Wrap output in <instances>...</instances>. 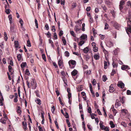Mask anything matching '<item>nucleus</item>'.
Here are the masks:
<instances>
[{
	"label": "nucleus",
	"mask_w": 131,
	"mask_h": 131,
	"mask_svg": "<svg viewBox=\"0 0 131 131\" xmlns=\"http://www.w3.org/2000/svg\"><path fill=\"white\" fill-rule=\"evenodd\" d=\"M46 34L48 36V38H50L51 35V33L49 32H48L47 34Z\"/></svg>",
	"instance_id": "41"
},
{
	"label": "nucleus",
	"mask_w": 131,
	"mask_h": 131,
	"mask_svg": "<svg viewBox=\"0 0 131 131\" xmlns=\"http://www.w3.org/2000/svg\"><path fill=\"white\" fill-rule=\"evenodd\" d=\"M63 31L62 30H61L59 34V35L60 36H61L63 35Z\"/></svg>",
	"instance_id": "51"
},
{
	"label": "nucleus",
	"mask_w": 131,
	"mask_h": 131,
	"mask_svg": "<svg viewBox=\"0 0 131 131\" xmlns=\"http://www.w3.org/2000/svg\"><path fill=\"white\" fill-rule=\"evenodd\" d=\"M84 43V42L83 40H81L79 42V44L80 46H81Z\"/></svg>",
	"instance_id": "47"
},
{
	"label": "nucleus",
	"mask_w": 131,
	"mask_h": 131,
	"mask_svg": "<svg viewBox=\"0 0 131 131\" xmlns=\"http://www.w3.org/2000/svg\"><path fill=\"white\" fill-rule=\"evenodd\" d=\"M91 92L92 93V95L93 96V97H94L95 96V93L94 92H93L92 90V89L91 90H90Z\"/></svg>",
	"instance_id": "44"
},
{
	"label": "nucleus",
	"mask_w": 131,
	"mask_h": 131,
	"mask_svg": "<svg viewBox=\"0 0 131 131\" xmlns=\"http://www.w3.org/2000/svg\"><path fill=\"white\" fill-rule=\"evenodd\" d=\"M109 27V25L107 23H105V24L104 29H107Z\"/></svg>",
	"instance_id": "28"
},
{
	"label": "nucleus",
	"mask_w": 131,
	"mask_h": 131,
	"mask_svg": "<svg viewBox=\"0 0 131 131\" xmlns=\"http://www.w3.org/2000/svg\"><path fill=\"white\" fill-rule=\"evenodd\" d=\"M4 38L6 41L8 39L7 35L6 32H5L4 33Z\"/></svg>",
	"instance_id": "24"
},
{
	"label": "nucleus",
	"mask_w": 131,
	"mask_h": 131,
	"mask_svg": "<svg viewBox=\"0 0 131 131\" xmlns=\"http://www.w3.org/2000/svg\"><path fill=\"white\" fill-rule=\"evenodd\" d=\"M65 56L67 57H68L69 56V53L67 51H66L64 53Z\"/></svg>",
	"instance_id": "26"
},
{
	"label": "nucleus",
	"mask_w": 131,
	"mask_h": 131,
	"mask_svg": "<svg viewBox=\"0 0 131 131\" xmlns=\"http://www.w3.org/2000/svg\"><path fill=\"white\" fill-rule=\"evenodd\" d=\"M109 91L110 92H114V88L113 87V86L111 85L109 87Z\"/></svg>",
	"instance_id": "14"
},
{
	"label": "nucleus",
	"mask_w": 131,
	"mask_h": 131,
	"mask_svg": "<svg viewBox=\"0 0 131 131\" xmlns=\"http://www.w3.org/2000/svg\"><path fill=\"white\" fill-rule=\"evenodd\" d=\"M121 105V104L120 101L118 100L117 99L116 101V102L115 103V106L116 107L117 106V107L120 106Z\"/></svg>",
	"instance_id": "9"
},
{
	"label": "nucleus",
	"mask_w": 131,
	"mask_h": 131,
	"mask_svg": "<svg viewBox=\"0 0 131 131\" xmlns=\"http://www.w3.org/2000/svg\"><path fill=\"white\" fill-rule=\"evenodd\" d=\"M12 69V67L10 66H8V70L10 72L11 71Z\"/></svg>",
	"instance_id": "63"
},
{
	"label": "nucleus",
	"mask_w": 131,
	"mask_h": 131,
	"mask_svg": "<svg viewBox=\"0 0 131 131\" xmlns=\"http://www.w3.org/2000/svg\"><path fill=\"white\" fill-rule=\"evenodd\" d=\"M100 127L102 129H104L105 127L104 125L100 124Z\"/></svg>",
	"instance_id": "54"
},
{
	"label": "nucleus",
	"mask_w": 131,
	"mask_h": 131,
	"mask_svg": "<svg viewBox=\"0 0 131 131\" xmlns=\"http://www.w3.org/2000/svg\"><path fill=\"white\" fill-rule=\"evenodd\" d=\"M118 87L122 89H123L124 86V84L123 82H118L117 84Z\"/></svg>",
	"instance_id": "5"
},
{
	"label": "nucleus",
	"mask_w": 131,
	"mask_h": 131,
	"mask_svg": "<svg viewBox=\"0 0 131 131\" xmlns=\"http://www.w3.org/2000/svg\"><path fill=\"white\" fill-rule=\"evenodd\" d=\"M5 12L7 14H9L10 13L9 9H5Z\"/></svg>",
	"instance_id": "59"
},
{
	"label": "nucleus",
	"mask_w": 131,
	"mask_h": 131,
	"mask_svg": "<svg viewBox=\"0 0 131 131\" xmlns=\"http://www.w3.org/2000/svg\"><path fill=\"white\" fill-rule=\"evenodd\" d=\"M63 115L65 116L66 118H69V116L67 112H66L65 114H64Z\"/></svg>",
	"instance_id": "35"
},
{
	"label": "nucleus",
	"mask_w": 131,
	"mask_h": 131,
	"mask_svg": "<svg viewBox=\"0 0 131 131\" xmlns=\"http://www.w3.org/2000/svg\"><path fill=\"white\" fill-rule=\"evenodd\" d=\"M52 27L51 30L53 31H56V29L54 26L53 25L52 26Z\"/></svg>",
	"instance_id": "52"
},
{
	"label": "nucleus",
	"mask_w": 131,
	"mask_h": 131,
	"mask_svg": "<svg viewBox=\"0 0 131 131\" xmlns=\"http://www.w3.org/2000/svg\"><path fill=\"white\" fill-rule=\"evenodd\" d=\"M18 60V61H20L21 58V56L20 54H18L17 56Z\"/></svg>",
	"instance_id": "32"
},
{
	"label": "nucleus",
	"mask_w": 131,
	"mask_h": 131,
	"mask_svg": "<svg viewBox=\"0 0 131 131\" xmlns=\"http://www.w3.org/2000/svg\"><path fill=\"white\" fill-rule=\"evenodd\" d=\"M89 49L88 47H87L86 48H85L83 49V51L85 53H86L89 51Z\"/></svg>",
	"instance_id": "15"
},
{
	"label": "nucleus",
	"mask_w": 131,
	"mask_h": 131,
	"mask_svg": "<svg viewBox=\"0 0 131 131\" xmlns=\"http://www.w3.org/2000/svg\"><path fill=\"white\" fill-rule=\"evenodd\" d=\"M35 93L36 94V95L37 96L39 97L40 96L39 94V91H38L37 90L35 92Z\"/></svg>",
	"instance_id": "39"
},
{
	"label": "nucleus",
	"mask_w": 131,
	"mask_h": 131,
	"mask_svg": "<svg viewBox=\"0 0 131 131\" xmlns=\"http://www.w3.org/2000/svg\"><path fill=\"white\" fill-rule=\"evenodd\" d=\"M35 21L36 26V28H38V24L37 22V21L36 19H35Z\"/></svg>",
	"instance_id": "36"
},
{
	"label": "nucleus",
	"mask_w": 131,
	"mask_h": 131,
	"mask_svg": "<svg viewBox=\"0 0 131 131\" xmlns=\"http://www.w3.org/2000/svg\"><path fill=\"white\" fill-rule=\"evenodd\" d=\"M90 56L88 54L85 55L84 56V59H85L86 61H88L90 58Z\"/></svg>",
	"instance_id": "10"
},
{
	"label": "nucleus",
	"mask_w": 131,
	"mask_h": 131,
	"mask_svg": "<svg viewBox=\"0 0 131 131\" xmlns=\"http://www.w3.org/2000/svg\"><path fill=\"white\" fill-rule=\"evenodd\" d=\"M107 62L106 61H104V68L105 69H106L107 68Z\"/></svg>",
	"instance_id": "29"
},
{
	"label": "nucleus",
	"mask_w": 131,
	"mask_h": 131,
	"mask_svg": "<svg viewBox=\"0 0 131 131\" xmlns=\"http://www.w3.org/2000/svg\"><path fill=\"white\" fill-rule=\"evenodd\" d=\"M41 118L42 119H45L44 117V113L43 111H42V112L41 113Z\"/></svg>",
	"instance_id": "49"
},
{
	"label": "nucleus",
	"mask_w": 131,
	"mask_h": 131,
	"mask_svg": "<svg viewBox=\"0 0 131 131\" xmlns=\"http://www.w3.org/2000/svg\"><path fill=\"white\" fill-rule=\"evenodd\" d=\"M70 63L72 64V65H75L76 62V61L74 60H70L69 61V64H70Z\"/></svg>",
	"instance_id": "13"
},
{
	"label": "nucleus",
	"mask_w": 131,
	"mask_h": 131,
	"mask_svg": "<svg viewBox=\"0 0 131 131\" xmlns=\"http://www.w3.org/2000/svg\"><path fill=\"white\" fill-rule=\"evenodd\" d=\"M58 100L60 102V103L61 104V105L63 106L64 105V104L62 102L61 99L60 97H59L58 98Z\"/></svg>",
	"instance_id": "33"
},
{
	"label": "nucleus",
	"mask_w": 131,
	"mask_h": 131,
	"mask_svg": "<svg viewBox=\"0 0 131 131\" xmlns=\"http://www.w3.org/2000/svg\"><path fill=\"white\" fill-rule=\"evenodd\" d=\"M27 65V64L26 62H23L21 64V67L22 68H24Z\"/></svg>",
	"instance_id": "18"
},
{
	"label": "nucleus",
	"mask_w": 131,
	"mask_h": 131,
	"mask_svg": "<svg viewBox=\"0 0 131 131\" xmlns=\"http://www.w3.org/2000/svg\"><path fill=\"white\" fill-rule=\"evenodd\" d=\"M88 112L89 113H92L91 109V107H89L88 110Z\"/></svg>",
	"instance_id": "50"
},
{
	"label": "nucleus",
	"mask_w": 131,
	"mask_h": 131,
	"mask_svg": "<svg viewBox=\"0 0 131 131\" xmlns=\"http://www.w3.org/2000/svg\"><path fill=\"white\" fill-rule=\"evenodd\" d=\"M70 34L71 35H72L74 37L75 36V35L74 34V32L73 31H70Z\"/></svg>",
	"instance_id": "48"
},
{
	"label": "nucleus",
	"mask_w": 131,
	"mask_h": 131,
	"mask_svg": "<svg viewBox=\"0 0 131 131\" xmlns=\"http://www.w3.org/2000/svg\"><path fill=\"white\" fill-rule=\"evenodd\" d=\"M127 94L128 95H130L131 94V92L129 90H127Z\"/></svg>",
	"instance_id": "57"
},
{
	"label": "nucleus",
	"mask_w": 131,
	"mask_h": 131,
	"mask_svg": "<svg viewBox=\"0 0 131 131\" xmlns=\"http://www.w3.org/2000/svg\"><path fill=\"white\" fill-rule=\"evenodd\" d=\"M112 111H113L114 113L115 114H115L117 113V112L115 109H114V106L113 105H112Z\"/></svg>",
	"instance_id": "23"
},
{
	"label": "nucleus",
	"mask_w": 131,
	"mask_h": 131,
	"mask_svg": "<svg viewBox=\"0 0 131 131\" xmlns=\"http://www.w3.org/2000/svg\"><path fill=\"white\" fill-rule=\"evenodd\" d=\"M96 82V81L95 79H94L92 81V83L93 85H94L96 84V83H95Z\"/></svg>",
	"instance_id": "55"
},
{
	"label": "nucleus",
	"mask_w": 131,
	"mask_h": 131,
	"mask_svg": "<svg viewBox=\"0 0 131 131\" xmlns=\"http://www.w3.org/2000/svg\"><path fill=\"white\" fill-rule=\"evenodd\" d=\"M62 40L63 41L64 45H66V40L64 39V38H62Z\"/></svg>",
	"instance_id": "31"
},
{
	"label": "nucleus",
	"mask_w": 131,
	"mask_h": 131,
	"mask_svg": "<svg viewBox=\"0 0 131 131\" xmlns=\"http://www.w3.org/2000/svg\"><path fill=\"white\" fill-rule=\"evenodd\" d=\"M45 28L46 29L48 30H49V28L48 26V25L46 24L45 26Z\"/></svg>",
	"instance_id": "43"
},
{
	"label": "nucleus",
	"mask_w": 131,
	"mask_h": 131,
	"mask_svg": "<svg viewBox=\"0 0 131 131\" xmlns=\"http://www.w3.org/2000/svg\"><path fill=\"white\" fill-rule=\"evenodd\" d=\"M104 130L105 131H109V128L107 126L105 127V128H104Z\"/></svg>",
	"instance_id": "64"
},
{
	"label": "nucleus",
	"mask_w": 131,
	"mask_h": 131,
	"mask_svg": "<svg viewBox=\"0 0 131 131\" xmlns=\"http://www.w3.org/2000/svg\"><path fill=\"white\" fill-rule=\"evenodd\" d=\"M55 107L54 106H53L51 108V111L52 113H53L54 111L55 110Z\"/></svg>",
	"instance_id": "53"
},
{
	"label": "nucleus",
	"mask_w": 131,
	"mask_h": 131,
	"mask_svg": "<svg viewBox=\"0 0 131 131\" xmlns=\"http://www.w3.org/2000/svg\"><path fill=\"white\" fill-rule=\"evenodd\" d=\"M81 27V25L79 24H78L75 26L74 27V29L77 32L79 31L81 29L80 27Z\"/></svg>",
	"instance_id": "4"
},
{
	"label": "nucleus",
	"mask_w": 131,
	"mask_h": 131,
	"mask_svg": "<svg viewBox=\"0 0 131 131\" xmlns=\"http://www.w3.org/2000/svg\"><path fill=\"white\" fill-rule=\"evenodd\" d=\"M56 46L57 47V50L58 52V53L59 56L60 55L59 47V45L57 46L56 45Z\"/></svg>",
	"instance_id": "25"
},
{
	"label": "nucleus",
	"mask_w": 131,
	"mask_h": 131,
	"mask_svg": "<svg viewBox=\"0 0 131 131\" xmlns=\"http://www.w3.org/2000/svg\"><path fill=\"white\" fill-rule=\"evenodd\" d=\"M35 102L38 105H40L41 104V101L39 99H37L35 100Z\"/></svg>",
	"instance_id": "20"
},
{
	"label": "nucleus",
	"mask_w": 131,
	"mask_h": 131,
	"mask_svg": "<svg viewBox=\"0 0 131 131\" xmlns=\"http://www.w3.org/2000/svg\"><path fill=\"white\" fill-rule=\"evenodd\" d=\"M91 9V7L90 6H88L87 7L86 9V11L88 12Z\"/></svg>",
	"instance_id": "58"
},
{
	"label": "nucleus",
	"mask_w": 131,
	"mask_h": 131,
	"mask_svg": "<svg viewBox=\"0 0 131 131\" xmlns=\"http://www.w3.org/2000/svg\"><path fill=\"white\" fill-rule=\"evenodd\" d=\"M77 73V71L75 69H74L71 73V74L72 75L75 76Z\"/></svg>",
	"instance_id": "11"
},
{
	"label": "nucleus",
	"mask_w": 131,
	"mask_h": 131,
	"mask_svg": "<svg viewBox=\"0 0 131 131\" xmlns=\"http://www.w3.org/2000/svg\"><path fill=\"white\" fill-rule=\"evenodd\" d=\"M38 128L39 131H43L42 127H41L40 126H39L38 127Z\"/></svg>",
	"instance_id": "62"
},
{
	"label": "nucleus",
	"mask_w": 131,
	"mask_h": 131,
	"mask_svg": "<svg viewBox=\"0 0 131 131\" xmlns=\"http://www.w3.org/2000/svg\"><path fill=\"white\" fill-rule=\"evenodd\" d=\"M93 50L95 52H97L98 51V49L97 47H93Z\"/></svg>",
	"instance_id": "37"
},
{
	"label": "nucleus",
	"mask_w": 131,
	"mask_h": 131,
	"mask_svg": "<svg viewBox=\"0 0 131 131\" xmlns=\"http://www.w3.org/2000/svg\"><path fill=\"white\" fill-rule=\"evenodd\" d=\"M30 83L31 85L32 86V89H35L37 87V84L34 79H32L31 80Z\"/></svg>",
	"instance_id": "2"
},
{
	"label": "nucleus",
	"mask_w": 131,
	"mask_h": 131,
	"mask_svg": "<svg viewBox=\"0 0 131 131\" xmlns=\"http://www.w3.org/2000/svg\"><path fill=\"white\" fill-rule=\"evenodd\" d=\"M53 37L54 38H55V39H57V36L56 33V32L54 33V36Z\"/></svg>",
	"instance_id": "61"
},
{
	"label": "nucleus",
	"mask_w": 131,
	"mask_h": 131,
	"mask_svg": "<svg viewBox=\"0 0 131 131\" xmlns=\"http://www.w3.org/2000/svg\"><path fill=\"white\" fill-rule=\"evenodd\" d=\"M83 85L79 86L78 88V90L79 91H82L83 90Z\"/></svg>",
	"instance_id": "22"
},
{
	"label": "nucleus",
	"mask_w": 131,
	"mask_h": 131,
	"mask_svg": "<svg viewBox=\"0 0 131 131\" xmlns=\"http://www.w3.org/2000/svg\"><path fill=\"white\" fill-rule=\"evenodd\" d=\"M4 100H3L2 99L0 98V105L2 106L3 105V101Z\"/></svg>",
	"instance_id": "46"
},
{
	"label": "nucleus",
	"mask_w": 131,
	"mask_h": 131,
	"mask_svg": "<svg viewBox=\"0 0 131 131\" xmlns=\"http://www.w3.org/2000/svg\"><path fill=\"white\" fill-rule=\"evenodd\" d=\"M114 26L116 28H117L119 27V25L117 23H115L114 24Z\"/></svg>",
	"instance_id": "34"
},
{
	"label": "nucleus",
	"mask_w": 131,
	"mask_h": 131,
	"mask_svg": "<svg viewBox=\"0 0 131 131\" xmlns=\"http://www.w3.org/2000/svg\"><path fill=\"white\" fill-rule=\"evenodd\" d=\"M27 46L28 47H30L31 46V43L29 40L27 41Z\"/></svg>",
	"instance_id": "30"
},
{
	"label": "nucleus",
	"mask_w": 131,
	"mask_h": 131,
	"mask_svg": "<svg viewBox=\"0 0 131 131\" xmlns=\"http://www.w3.org/2000/svg\"><path fill=\"white\" fill-rule=\"evenodd\" d=\"M14 26H10V31L11 32H13L14 31Z\"/></svg>",
	"instance_id": "38"
},
{
	"label": "nucleus",
	"mask_w": 131,
	"mask_h": 131,
	"mask_svg": "<svg viewBox=\"0 0 131 131\" xmlns=\"http://www.w3.org/2000/svg\"><path fill=\"white\" fill-rule=\"evenodd\" d=\"M22 124L23 127V128L24 130L25 131L27 128V124L26 122L23 121L22 122Z\"/></svg>",
	"instance_id": "7"
},
{
	"label": "nucleus",
	"mask_w": 131,
	"mask_h": 131,
	"mask_svg": "<svg viewBox=\"0 0 131 131\" xmlns=\"http://www.w3.org/2000/svg\"><path fill=\"white\" fill-rule=\"evenodd\" d=\"M49 42L50 43L51 46L53 48H54V45L53 44V43L52 41L50 39H49Z\"/></svg>",
	"instance_id": "16"
},
{
	"label": "nucleus",
	"mask_w": 131,
	"mask_h": 131,
	"mask_svg": "<svg viewBox=\"0 0 131 131\" xmlns=\"http://www.w3.org/2000/svg\"><path fill=\"white\" fill-rule=\"evenodd\" d=\"M56 92L57 96H58L60 94V93L59 91L57 89L56 90Z\"/></svg>",
	"instance_id": "60"
},
{
	"label": "nucleus",
	"mask_w": 131,
	"mask_h": 131,
	"mask_svg": "<svg viewBox=\"0 0 131 131\" xmlns=\"http://www.w3.org/2000/svg\"><path fill=\"white\" fill-rule=\"evenodd\" d=\"M94 58L96 60H98L99 59L100 56L99 54V53H97V54H95L94 56Z\"/></svg>",
	"instance_id": "8"
},
{
	"label": "nucleus",
	"mask_w": 131,
	"mask_h": 131,
	"mask_svg": "<svg viewBox=\"0 0 131 131\" xmlns=\"http://www.w3.org/2000/svg\"><path fill=\"white\" fill-rule=\"evenodd\" d=\"M42 57L45 61H46V59L45 55L44 54L42 55Z\"/></svg>",
	"instance_id": "40"
},
{
	"label": "nucleus",
	"mask_w": 131,
	"mask_h": 131,
	"mask_svg": "<svg viewBox=\"0 0 131 131\" xmlns=\"http://www.w3.org/2000/svg\"><path fill=\"white\" fill-rule=\"evenodd\" d=\"M121 125L125 127H126L127 126V124L124 122H122L121 123Z\"/></svg>",
	"instance_id": "42"
},
{
	"label": "nucleus",
	"mask_w": 131,
	"mask_h": 131,
	"mask_svg": "<svg viewBox=\"0 0 131 131\" xmlns=\"http://www.w3.org/2000/svg\"><path fill=\"white\" fill-rule=\"evenodd\" d=\"M15 45V48H17L18 47L19 45L18 42L17 41H15L14 42Z\"/></svg>",
	"instance_id": "19"
},
{
	"label": "nucleus",
	"mask_w": 131,
	"mask_h": 131,
	"mask_svg": "<svg viewBox=\"0 0 131 131\" xmlns=\"http://www.w3.org/2000/svg\"><path fill=\"white\" fill-rule=\"evenodd\" d=\"M116 73V71L115 70L113 69L112 72L111 73V75H114V74Z\"/></svg>",
	"instance_id": "45"
},
{
	"label": "nucleus",
	"mask_w": 131,
	"mask_h": 131,
	"mask_svg": "<svg viewBox=\"0 0 131 131\" xmlns=\"http://www.w3.org/2000/svg\"><path fill=\"white\" fill-rule=\"evenodd\" d=\"M21 107L19 106H18L17 110V112L18 113L21 114V111L20 110Z\"/></svg>",
	"instance_id": "17"
},
{
	"label": "nucleus",
	"mask_w": 131,
	"mask_h": 131,
	"mask_svg": "<svg viewBox=\"0 0 131 131\" xmlns=\"http://www.w3.org/2000/svg\"><path fill=\"white\" fill-rule=\"evenodd\" d=\"M102 79L103 81L105 82L107 79V77L105 75H103V76Z\"/></svg>",
	"instance_id": "27"
},
{
	"label": "nucleus",
	"mask_w": 131,
	"mask_h": 131,
	"mask_svg": "<svg viewBox=\"0 0 131 131\" xmlns=\"http://www.w3.org/2000/svg\"><path fill=\"white\" fill-rule=\"evenodd\" d=\"M126 19L127 20V26L128 28L127 29H126V32L128 34H129L128 32L131 33V21L130 19V18H126Z\"/></svg>",
	"instance_id": "1"
},
{
	"label": "nucleus",
	"mask_w": 131,
	"mask_h": 131,
	"mask_svg": "<svg viewBox=\"0 0 131 131\" xmlns=\"http://www.w3.org/2000/svg\"><path fill=\"white\" fill-rule=\"evenodd\" d=\"M81 40H84L87 38V36L86 34H83L80 37Z\"/></svg>",
	"instance_id": "12"
},
{
	"label": "nucleus",
	"mask_w": 131,
	"mask_h": 131,
	"mask_svg": "<svg viewBox=\"0 0 131 131\" xmlns=\"http://www.w3.org/2000/svg\"><path fill=\"white\" fill-rule=\"evenodd\" d=\"M58 64L59 66L60 67V68H62V67H60L63 64V62L62 58L59 59L58 61Z\"/></svg>",
	"instance_id": "6"
},
{
	"label": "nucleus",
	"mask_w": 131,
	"mask_h": 131,
	"mask_svg": "<svg viewBox=\"0 0 131 131\" xmlns=\"http://www.w3.org/2000/svg\"><path fill=\"white\" fill-rule=\"evenodd\" d=\"M125 1L124 0H122L120 3V4L119 6V9L120 10H122L123 8V5L124 4Z\"/></svg>",
	"instance_id": "3"
},
{
	"label": "nucleus",
	"mask_w": 131,
	"mask_h": 131,
	"mask_svg": "<svg viewBox=\"0 0 131 131\" xmlns=\"http://www.w3.org/2000/svg\"><path fill=\"white\" fill-rule=\"evenodd\" d=\"M128 67L127 65H123L121 67V69L123 70H125L127 69Z\"/></svg>",
	"instance_id": "21"
},
{
	"label": "nucleus",
	"mask_w": 131,
	"mask_h": 131,
	"mask_svg": "<svg viewBox=\"0 0 131 131\" xmlns=\"http://www.w3.org/2000/svg\"><path fill=\"white\" fill-rule=\"evenodd\" d=\"M25 73L26 74H27L28 75H29V74H30L29 71L28 69H26V70Z\"/></svg>",
	"instance_id": "56"
}]
</instances>
